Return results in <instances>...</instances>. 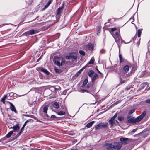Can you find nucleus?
<instances>
[{"label": "nucleus", "instance_id": "1", "mask_svg": "<svg viewBox=\"0 0 150 150\" xmlns=\"http://www.w3.org/2000/svg\"><path fill=\"white\" fill-rule=\"evenodd\" d=\"M129 70V66L126 65L122 68L120 67L119 69L117 71V72L119 75L122 77L123 78H126L129 76L127 73Z\"/></svg>", "mask_w": 150, "mask_h": 150}, {"label": "nucleus", "instance_id": "2", "mask_svg": "<svg viewBox=\"0 0 150 150\" xmlns=\"http://www.w3.org/2000/svg\"><path fill=\"white\" fill-rule=\"evenodd\" d=\"M112 35L114 38L119 49L120 50L121 44L124 42V41L122 39L120 36L119 31L116 32L115 34H112Z\"/></svg>", "mask_w": 150, "mask_h": 150}, {"label": "nucleus", "instance_id": "3", "mask_svg": "<svg viewBox=\"0 0 150 150\" xmlns=\"http://www.w3.org/2000/svg\"><path fill=\"white\" fill-rule=\"evenodd\" d=\"M146 114V111L143 112L137 118H134V117H131L127 120V123H135L138 122L141 120L145 116Z\"/></svg>", "mask_w": 150, "mask_h": 150}, {"label": "nucleus", "instance_id": "4", "mask_svg": "<svg viewBox=\"0 0 150 150\" xmlns=\"http://www.w3.org/2000/svg\"><path fill=\"white\" fill-rule=\"evenodd\" d=\"M108 125V123L102 122L96 125L95 128L96 130H98L102 128H106L107 127Z\"/></svg>", "mask_w": 150, "mask_h": 150}, {"label": "nucleus", "instance_id": "5", "mask_svg": "<svg viewBox=\"0 0 150 150\" xmlns=\"http://www.w3.org/2000/svg\"><path fill=\"white\" fill-rule=\"evenodd\" d=\"M122 144L120 142H116L112 145V150H119L122 147Z\"/></svg>", "mask_w": 150, "mask_h": 150}, {"label": "nucleus", "instance_id": "6", "mask_svg": "<svg viewBox=\"0 0 150 150\" xmlns=\"http://www.w3.org/2000/svg\"><path fill=\"white\" fill-rule=\"evenodd\" d=\"M61 59V57L57 56H55L54 57V60L55 63L59 66H60L61 64L59 60Z\"/></svg>", "mask_w": 150, "mask_h": 150}, {"label": "nucleus", "instance_id": "7", "mask_svg": "<svg viewBox=\"0 0 150 150\" xmlns=\"http://www.w3.org/2000/svg\"><path fill=\"white\" fill-rule=\"evenodd\" d=\"M130 140V139L123 137L121 138L120 139V141L122 142L121 143L122 145V144H128Z\"/></svg>", "mask_w": 150, "mask_h": 150}, {"label": "nucleus", "instance_id": "8", "mask_svg": "<svg viewBox=\"0 0 150 150\" xmlns=\"http://www.w3.org/2000/svg\"><path fill=\"white\" fill-rule=\"evenodd\" d=\"M84 48L86 50H92L93 48V45L91 44H88Z\"/></svg>", "mask_w": 150, "mask_h": 150}, {"label": "nucleus", "instance_id": "9", "mask_svg": "<svg viewBox=\"0 0 150 150\" xmlns=\"http://www.w3.org/2000/svg\"><path fill=\"white\" fill-rule=\"evenodd\" d=\"M109 122L111 125L110 127H112L113 124L117 125L118 124V122L117 120H115V119H114L111 121H110V120H109Z\"/></svg>", "mask_w": 150, "mask_h": 150}, {"label": "nucleus", "instance_id": "10", "mask_svg": "<svg viewBox=\"0 0 150 150\" xmlns=\"http://www.w3.org/2000/svg\"><path fill=\"white\" fill-rule=\"evenodd\" d=\"M8 103L10 104V108L12 111H14L16 113V110L14 105L11 102H8Z\"/></svg>", "mask_w": 150, "mask_h": 150}, {"label": "nucleus", "instance_id": "11", "mask_svg": "<svg viewBox=\"0 0 150 150\" xmlns=\"http://www.w3.org/2000/svg\"><path fill=\"white\" fill-rule=\"evenodd\" d=\"M28 122V120H27L24 123V124L23 125V126L22 127L21 129V131L17 135L18 136H19L21 134L22 132L23 131V129L24 128V127L26 125L27 123Z\"/></svg>", "mask_w": 150, "mask_h": 150}, {"label": "nucleus", "instance_id": "12", "mask_svg": "<svg viewBox=\"0 0 150 150\" xmlns=\"http://www.w3.org/2000/svg\"><path fill=\"white\" fill-rule=\"evenodd\" d=\"M35 31L34 30L32 29L25 33V35H32L35 34Z\"/></svg>", "mask_w": 150, "mask_h": 150}, {"label": "nucleus", "instance_id": "13", "mask_svg": "<svg viewBox=\"0 0 150 150\" xmlns=\"http://www.w3.org/2000/svg\"><path fill=\"white\" fill-rule=\"evenodd\" d=\"M98 75L96 74H95L94 75L91 77V79L92 82H93L96 79L98 78Z\"/></svg>", "mask_w": 150, "mask_h": 150}, {"label": "nucleus", "instance_id": "14", "mask_svg": "<svg viewBox=\"0 0 150 150\" xmlns=\"http://www.w3.org/2000/svg\"><path fill=\"white\" fill-rule=\"evenodd\" d=\"M12 128L15 132H16L19 130V127L18 125L13 126Z\"/></svg>", "mask_w": 150, "mask_h": 150}, {"label": "nucleus", "instance_id": "15", "mask_svg": "<svg viewBox=\"0 0 150 150\" xmlns=\"http://www.w3.org/2000/svg\"><path fill=\"white\" fill-rule=\"evenodd\" d=\"M94 62V59L93 57H92L90 60L89 62L86 64V66L87 67H89L88 65L89 64H93Z\"/></svg>", "mask_w": 150, "mask_h": 150}, {"label": "nucleus", "instance_id": "16", "mask_svg": "<svg viewBox=\"0 0 150 150\" xmlns=\"http://www.w3.org/2000/svg\"><path fill=\"white\" fill-rule=\"evenodd\" d=\"M105 146L108 149H112V144L106 143L105 144Z\"/></svg>", "mask_w": 150, "mask_h": 150}, {"label": "nucleus", "instance_id": "17", "mask_svg": "<svg viewBox=\"0 0 150 150\" xmlns=\"http://www.w3.org/2000/svg\"><path fill=\"white\" fill-rule=\"evenodd\" d=\"M94 121H91L89 123H88L86 126L87 128H89L91 127L92 125L95 122Z\"/></svg>", "mask_w": 150, "mask_h": 150}, {"label": "nucleus", "instance_id": "18", "mask_svg": "<svg viewBox=\"0 0 150 150\" xmlns=\"http://www.w3.org/2000/svg\"><path fill=\"white\" fill-rule=\"evenodd\" d=\"M53 106L54 108L58 109L59 107V105L57 102H55L53 104Z\"/></svg>", "mask_w": 150, "mask_h": 150}, {"label": "nucleus", "instance_id": "19", "mask_svg": "<svg viewBox=\"0 0 150 150\" xmlns=\"http://www.w3.org/2000/svg\"><path fill=\"white\" fill-rule=\"evenodd\" d=\"M119 57L120 63L123 62L124 61V60L122 58V55L120 54L119 55Z\"/></svg>", "mask_w": 150, "mask_h": 150}, {"label": "nucleus", "instance_id": "20", "mask_svg": "<svg viewBox=\"0 0 150 150\" xmlns=\"http://www.w3.org/2000/svg\"><path fill=\"white\" fill-rule=\"evenodd\" d=\"M41 71H42L45 73L47 75H49V71L46 69L44 68H42L41 69Z\"/></svg>", "mask_w": 150, "mask_h": 150}, {"label": "nucleus", "instance_id": "21", "mask_svg": "<svg viewBox=\"0 0 150 150\" xmlns=\"http://www.w3.org/2000/svg\"><path fill=\"white\" fill-rule=\"evenodd\" d=\"M13 131H12L10 132L6 135L7 138H9L13 134Z\"/></svg>", "mask_w": 150, "mask_h": 150}, {"label": "nucleus", "instance_id": "22", "mask_svg": "<svg viewBox=\"0 0 150 150\" xmlns=\"http://www.w3.org/2000/svg\"><path fill=\"white\" fill-rule=\"evenodd\" d=\"M62 8V7H59L57 10V14L59 15L61 12V10Z\"/></svg>", "mask_w": 150, "mask_h": 150}, {"label": "nucleus", "instance_id": "23", "mask_svg": "<svg viewBox=\"0 0 150 150\" xmlns=\"http://www.w3.org/2000/svg\"><path fill=\"white\" fill-rule=\"evenodd\" d=\"M88 76L90 77H92V75L94 74V73L93 71L92 70H91L88 72Z\"/></svg>", "mask_w": 150, "mask_h": 150}, {"label": "nucleus", "instance_id": "24", "mask_svg": "<svg viewBox=\"0 0 150 150\" xmlns=\"http://www.w3.org/2000/svg\"><path fill=\"white\" fill-rule=\"evenodd\" d=\"M48 110V107L47 106H45L43 109V112L44 114H46L47 113V111Z\"/></svg>", "mask_w": 150, "mask_h": 150}, {"label": "nucleus", "instance_id": "25", "mask_svg": "<svg viewBox=\"0 0 150 150\" xmlns=\"http://www.w3.org/2000/svg\"><path fill=\"white\" fill-rule=\"evenodd\" d=\"M7 95L4 96L2 98L1 101L3 102L4 104H5V100L7 99Z\"/></svg>", "mask_w": 150, "mask_h": 150}, {"label": "nucleus", "instance_id": "26", "mask_svg": "<svg viewBox=\"0 0 150 150\" xmlns=\"http://www.w3.org/2000/svg\"><path fill=\"white\" fill-rule=\"evenodd\" d=\"M119 76L120 79V83L122 84H123V83H125V82L126 81L125 80H123L122 79V78H123L122 77H121L120 75H119Z\"/></svg>", "mask_w": 150, "mask_h": 150}, {"label": "nucleus", "instance_id": "27", "mask_svg": "<svg viewBox=\"0 0 150 150\" xmlns=\"http://www.w3.org/2000/svg\"><path fill=\"white\" fill-rule=\"evenodd\" d=\"M88 79H85L83 82V85H82V87H83L84 86H85L86 85V84H87V83H88Z\"/></svg>", "mask_w": 150, "mask_h": 150}, {"label": "nucleus", "instance_id": "28", "mask_svg": "<svg viewBox=\"0 0 150 150\" xmlns=\"http://www.w3.org/2000/svg\"><path fill=\"white\" fill-rule=\"evenodd\" d=\"M57 114L59 115H63L65 114V112H64L61 111L58 112Z\"/></svg>", "mask_w": 150, "mask_h": 150}, {"label": "nucleus", "instance_id": "29", "mask_svg": "<svg viewBox=\"0 0 150 150\" xmlns=\"http://www.w3.org/2000/svg\"><path fill=\"white\" fill-rule=\"evenodd\" d=\"M141 31L140 29H139L137 30V34L138 37H140L141 35Z\"/></svg>", "mask_w": 150, "mask_h": 150}, {"label": "nucleus", "instance_id": "30", "mask_svg": "<svg viewBox=\"0 0 150 150\" xmlns=\"http://www.w3.org/2000/svg\"><path fill=\"white\" fill-rule=\"evenodd\" d=\"M77 59V56H74L72 59V62H76Z\"/></svg>", "mask_w": 150, "mask_h": 150}, {"label": "nucleus", "instance_id": "31", "mask_svg": "<svg viewBox=\"0 0 150 150\" xmlns=\"http://www.w3.org/2000/svg\"><path fill=\"white\" fill-rule=\"evenodd\" d=\"M137 69V67L135 66H134L132 67V69L131 70V72L132 73H134V71Z\"/></svg>", "mask_w": 150, "mask_h": 150}, {"label": "nucleus", "instance_id": "32", "mask_svg": "<svg viewBox=\"0 0 150 150\" xmlns=\"http://www.w3.org/2000/svg\"><path fill=\"white\" fill-rule=\"evenodd\" d=\"M79 53L81 55H82L83 56L85 55V52H84V51L82 50L79 51Z\"/></svg>", "mask_w": 150, "mask_h": 150}, {"label": "nucleus", "instance_id": "33", "mask_svg": "<svg viewBox=\"0 0 150 150\" xmlns=\"http://www.w3.org/2000/svg\"><path fill=\"white\" fill-rule=\"evenodd\" d=\"M117 114L116 113L110 119V121L113 120L114 119H115V118L117 117Z\"/></svg>", "mask_w": 150, "mask_h": 150}, {"label": "nucleus", "instance_id": "34", "mask_svg": "<svg viewBox=\"0 0 150 150\" xmlns=\"http://www.w3.org/2000/svg\"><path fill=\"white\" fill-rule=\"evenodd\" d=\"M13 93L11 92L9 94H8L7 95H7V97L8 96H9L11 97L12 96H13Z\"/></svg>", "mask_w": 150, "mask_h": 150}, {"label": "nucleus", "instance_id": "35", "mask_svg": "<svg viewBox=\"0 0 150 150\" xmlns=\"http://www.w3.org/2000/svg\"><path fill=\"white\" fill-rule=\"evenodd\" d=\"M50 3H51V2L49 1L48 3L45 6L44 8H43V9H45V8H47L49 6V5L50 4Z\"/></svg>", "mask_w": 150, "mask_h": 150}, {"label": "nucleus", "instance_id": "36", "mask_svg": "<svg viewBox=\"0 0 150 150\" xmlns=\"http://www.w3.org/2000/svg\"><path fill=\"white\" fill-rule=\"evenodd\" d=\"M116 30V29L115 28H111V32H112V33H111V34H114V33H113V32L115 30Z\"/></svg>", "mask_w": 150, "mask_h": 150}, {"label": "nucleus", "instance_id": "37", "mask_svg": "<svg viewBox=\"0 0 150 150\" xmlns=\"http://www.w3.org/2000/svg\"><path fill=\"white\" fill-rule=\"evenodd\" d=\"M64 63H65V61L62 58V62H61V63L60 64H61L60 66H62V65H63L64 64Z\"/></svg>", "mask_w": 150, "mask_h": 150}, {"label": "nucleus", "instance_id": "38", "mask_svg": "<svg viewBox=\"0 0 150 150\" xmlns=\"http://www.w3.org/2000/svg\"><path fill=\"white\" fill-rule=\"evenodd\" d=\"M135 111V110L134 109H132L130 110L129 111V113L130 114H131L133 113Z\"/></svg>", "mask_w": 150, "mask_h": 150}, {"label": "nucleus", "instance_id": "39", "mask_svg": "<svg viewBox=\"0 0 150 150\" xmlns=\"http://www.w3.org/2000/svg\"><path fill=\"white\" fill-rule=\"evenodd\" d=\"M86 65L84 66V67H83V68H82L81 69H80L79 71V72H78V73H80L81 71H83L85 68L86 67Z\"/></svg>", "mask_w": 150, "mask_h": 150}, {"label": "nucleus", "instance_id": "40", "mask_svg": "<svg viewBox=\"0 0 150 150\" xmlns=\"http://www.w3.org/2000/svg\"><path fill=\"white\" fill-rule=\"evenodd\" d=\"M66 59H71V58L70 56V55H68L66 57H65Z\"/></svg>", "mask_w": 150, "mask_h": 150}, {"label": "nucleus", "instance_id": "41", "mask_svg": "<svg viewBox=\"0 0 150 150\" xmlns=\"http://www.w3.org/2000/svg\"><path fill=\"white\" fill-rule=\"evenodd\" d=\"M145 102L146 103H149L150 104V99H148L146 100L145 101Z\"/></svg>", "mask_w": 150, "mask_h": 150}, {"label": "nucleus", "instance_id": "42", "mask_svg": "<svg viewBox=\"0 0 150 150\" xmlns=\"http://www.w3.org/2000/svg\"><path fill=\"white\" fill-rule=\"evenodd\" d=\"M118 119L119 121H121L123 120V118L122 117H118Z\"/></svg>", "mask_w": 150, "mask_h": 150}, {"label": "nucleus", "instance_id": "43", "mask_svg": "<svg viewBox=\"0 0 150 150\" xmlns=\"http://www.w3.org/2000/svg\"><path fill=\"white\" fill-rule=\"evenodd\" d=\"M57 117L54 115H52L51 116V118H56Z\"/></svg>", "mask_w": 150, "mask_h": 150}, {"label": "nucleus", "instance_id": "44", "mask_svg": "<svg viewBox=\"0 0 150 150\" xmlns=\"http://www.w3.org/2000/svg\"><path fill=\"white\" fill-rule=\"evenodd\" d=\"M71 58V59H72L73 58V57H74V55L72 54H71L70 55H69Z\"/></svg>", "mask_w": 150, "mask_h": 150}, {"label": "nucleus", "instance_id": "45", "mask_svg": "<svg viewBox=\"0 0 150 150\" xmlns=\"http://www.w3.org/2000/svg\"><path fill=\"white\" fill-rule=\"evenodd\" d=\"M81 91L82 92H84L85 91H87L86 90H85L84 89H81Z\"/></svg>", "mask_w": 150, "mask_h": 150}, {"label": "nucleus", "instance_id": "46", "mask_svg": "<svg viewBox=\"0 0 150 150\" xmlns=\"http://www.w3.org/2000/svg\"><path fill=\"white\" fill-rule=\"evenodd\" d=\"M7 99L8 100L10 99H11V97H10V96H8L7 97Z\"/></svg>", "mask_w": 150, "mask_h": 150}, {"label": "nucleus", "instance_id": "47", "mask_svg": "<svg viewBox=\"0 0 150 150\" xmlns=\"http://www.w3.org/2000/svg\"><path fill=\"white\" fill-rule=\"evenodd\" d=\"M96 70H97V71L100 74H101V73L98 70V68H96Z\"/></svg>", "mask_w": 150, "mask_h": 150}, {"label": "nucleus", "instance_id": "48", "mask_svg": "<svg viewBox=\"0 0 150 150\" xmlns=\"http://www.w3.org/2000/svg\"><path fill=\"white\" fill-rule=\"evenodd\" d=\"M59 70L58 69H55V71L56 72H59Z\"/></svg>", "mask_w": 150, "mask_h": 150}, {"label": "nucleus", "instance_id": "49", "mask_svg": "<svg viewBox=\"0 0 150 150\" xmlns=\"http://www.w3.org/2000/svg\"><path fill=\"white\" fill-rule=\"evenodd\" d=\"M86 87L87 88H88L89 87V85L88 84L86 86Z\"/></svg>", "mask_w": 150, "mask_h": 150}, {"label": "nucleus", "instance_id": "50", "mask_svg": "<svg viewBox=\"0 0 150 150\" xmlns=\"http://www.w3.org/2000/svg\"><path fill=\"white\" fill-rule=\"evenodd\" d=\"M44 114L47 117V118H48V116H48V114H47V113H46V114Z\"/></svg>", "mask_w": 150, "mask_h": 150}, {"label": "nucleus", "instance_id": "51", "mask_svg": "<svg viewBox=\"0 0 150 150\" xmlns=\"http://www.w3.org/2000/svg\"><path fill=\"white\" fill-rule=\"evenodd\" d=\"M58 89L56 88H55V91L57 92L58 91Z\"/></svg>", "mask_w": 150, "mask_h": 150}, {"label": "nucleus", "instance_id": "52", "mask_svg": "<svg viewBox=\"0 0 150 150\" xmlns=\"http://www.w3.org/2000/svg\"><path fill=\"white\" fill-rule=\"evenodd\" d=\"M137 44L138 45H139V42H137Z\"/></svg>", "mask_w": 150, "mask_h": 150}, {"label": "nucleus", "instance_id": "53", "mask_svg": "<svg viewBox=\"0 0 150 150\" xmlns=\"http://www.w3.org/2000/svg\"><path fill=\"white\" fill-rule=\"evenodd\" d=\"M61 108H62V109H64V107H63V106H61Z\"/></svg>", "mask_w": 150, "mask_h": 150}, {"label": "nucleus", "instance_id": "54", "mask_svg": "<svg viewBox=\"0 0 150 150\" xmlns=\"http://www.w3.org/2000/svg\"><path fill=\"white\" fill-rule=\"evenodd\" d=\"M135 129H134V130H133L132 132H135Z\"/></svg>", "mask_w": 150, "mask_h": 150}]
</instances>
